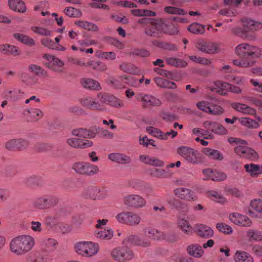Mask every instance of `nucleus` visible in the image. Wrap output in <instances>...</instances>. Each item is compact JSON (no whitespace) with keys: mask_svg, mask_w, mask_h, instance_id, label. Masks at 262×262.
<instances>
[{"mask_svg":"<svg viewBox=\"0 0 262 262\" xmlns=\"http://www.w3.org/2000/svg\"><path fill=\"white\" fill-rule=\"evenodd\" d=\"M35 244L33 237L27 235L13 238L10 243V251L17 255H22L30 251Z\"/></svg>","mask_w":262,"mask_h":262,"instance_id":"f257e3e1","label":"nucleus"},{"mask_svg":"<svg viewBox=\"0 0 262 262\" xmlns=\"http://www.w3.org/2000/svg\"><path fill=\"white\" fill-rule=\"evenodd\" d=\"M177 152L188 164L198 165L203 162L201 154L196 149L186 146H180Z\"/></svg>","mask_w":262,"mask_h":262,"instance_id":"f03ea898","label":"nucleus"},{"mask_svg":"<svg viewBox=\"0 0 262 262\" xmlns=\"http://www.w3.org/2000/svg\"><path fill=\"white\" fill-rule=\"evenodd\" d=\"M75 252L84 257H90L96 255L99 251L98 245L92 242L81 241L74 246Z\"/></svg>","mask_w":262,"mask_h":262,"instance_id":"7ed1b4c3","label":"nucleus"},{"mask_svg":"<svg viewBox=\"0 0 262 262\" xmlns=\"http://www.w3.org/2000/svg\"><path fill=\"white\" fill-rule=\"evenodd\" d=\"M72 169L79 174L93 176L98 174L100 169L98 166L86 162H77L72 166Z\"/></svg>","mask_w":262,"mask_h":262,"instance_id":"20e7f679","label":"nucleus"},{"mask_svg":"<svg viewBox=\"0 0 262 262\" xmlns=\"http://www.w3.org/2000/svg\"><path fill=\"white\" fill-rule=\"evenodd\" d=\"M235 51L237 56L243 57L249 56L252 58H259L261 55V50L260 48L246 43L237 45Z\"/></svg>","mask_w":262,"mask_h":262,"instance_id":"39448f33","label":"nucleus"},{"mask_svg":"<svg viewBox=\"0 0 262 262\" xmlns=\"http://www.w3.org/2000/svg\"><path fill=\"white\" fill-rule=\"evenodd\" d=\"M111 255L115 261L126 262L134 258V253L129 248L122 246L114 249L111 252Z\"/></svg>","mask_w":262,"mask_h":262,"instance_id":"423d86ee","label":"nucleus"},{"mask_svg":"<svg viewBox=\"0 0 262 262\" xmlns=\"http://www.w3.org/2000/svg\"><path fill=\"white\" fill-rule=\"evenodd\" d=\"M82 196L93 200H101L107 198L108 194L104 189L97 187H91L83 191Z\"/></svg>","mask_w":262,"mask_h":262,"instance_id":"0eeeda50","label":"nucleus"},{"mask_svg":"<svg viewBox=\"0 0 262 262\" xmlns=\"http://www.w3.org/2000/svg\"><path fill=\"white\" fill-rule=\"evenodd\" d=\"M165 24L161 19L155 20L145 29V33L150 36L160 37L164 34Z\"/></svg>","mask_w":262,"mask_h":262,"instance_id":"6e6552de","label":"nucleus"},{"mask_svg":"<svg viewBox=\"0 0 262 262\" xmlns=\"http://www.w3.org/2000/svg\"><path fill=\"white\" fill-rule=\"evenodd\" d=\"M122 201L125 205L135 208H143L146 204V201L143 196L136 194L124 196L122 199Z\"/></svg>","mask_w":262,"mask_h":262,"instance_id":"1a4fd4ad","label":"nucleus"},{"mask_svg":"<svg viewBox=\"0 0 262 262\" xmlns=\"http://www.w3.org/2000/svg\"><path fill=\"white\" fill-rule=\"evenodd\" d=\"M29 144L28 140L25 139H11L4 143V147L7 150L15 151L26 149Z\"/></svg>","mask_w":262,"mask_h":262,"instance_id":"9d476101","label":"nucleus"},{"mask_svg":"<svg viewBox=\"0 0 262 262\" xmlns=\"http://www.w3.org/2000/svg\"><path fill=\"white\" fill-rule=\"evenodd\" d=\"M195 47L199 51L208 54H214L220 51L218 43L213 42H205L198 40L195 43Z\"/></svg>","mask_w":262,"mask_h":262,"instance_id":"9b49d317","label":"nucleus"},{"mask_svg":"<svg viewBox=\"0 0 262 262\" xmlns=\"http://www.w3.org/2000/svg\"><path fill=\"white\" fill-rule=\"evenodd\" d=\"M123 242L143 248H148L151 245L149 238L143 235H131L126 237Z\"/></svg>","mask_w":262,"mask_h":262,"instance_id":"f8f14e48","label":"nucleus"},{"mask_svg":"<svg viewBox=\"0 0 262 262\" xmlns=\"http://www.w3.org/2000/svg\"><path fill=\"white\" fill-rule=\"evenodd\" d=\"M248 143L245 145L236 146L235 148V152L243 158L248 159L251 161H255L258 159L257 153L252 148L249 147Z\"/></svg>","mask_w":262,"mask_h":262,"instance_id":"ddd939ff","label":"nucleus"},{"mask_svg":"<svg viewBox=\"0 0 262 262\" xmlns=\"http://www.w3.org/2000/svg\"><path fill=\"white\" fill-rule=\"evenodd\" d=\"M229 220L234 224L243 227H250L253 223L247 216L238 212L231 213L229 215Z\"/></svg>","mask_w":262,"mask_h":262,"instance_id":"4468645a","label":"nucleus"},{"mask_svg":"<svg viewBox=\"0 0 262 262\" xmlns=\"http://www.w3.org/2000/svg\"><path fill=\"white\" fill-rule=\"evenodd\" d=\"M97 98L101 104H107L116 108H121L124 106L122 101L113 95L99 93Z\"/></svg>","mask_w":262,"mask_h":262,"instance_id":"2eb2a0df","label":"nucleus"},{"mask_svg":"<svg viewBox=\"0 0 262 262\" xmlns=\"http://www.w3.org/2000/svg\"><path fill=\"white\" fill-rule=\"evenodd\" d=\"M67 144L71 147L79 149H84L93 146V142L89 140L79 138L71 137L67 140Z\"/></svg>","mask_w":262,"mask_h":262,"instance_id":"dca6fc26","label":"nucleus"},{"mask_svg":"<svg viewBox=\"0 0 262 262\" xmlns=\"http://www.w3.org/2000/svg\"><path fill=\"white\" fill-rule=\"evenodd\" d=\"M203 126L205 129H210L217 135H225L228 133V130L225 127L215 122L206 121L204 122Z\"/></svg>","mask_w":262,"mask_h":262,"instance_id":"f3484780","label":"nucleus"},{"mask_svg":"<svg viewBox=\"0 0 262 262\" xmlns=\"http://www.w3.org/2000/svg\"><path fill=\"white\" fill-rule=\"evenodd\" d=\"M97 130L93 129L77 128L71 131L72 136L83 139H93L96 136Z\"/></svg>","mask_w":262,"mask_h":262,"instance_id":"a211bd4d","label":"nucleus"},{"mask_svg":"<svg viewBox=\"0 0 262 262\" xmlns=\"http://www.w3.org/2000/svg\"><path fill=\"white\" fill-rule=\"evenodd\" d=\"M49 239H48L46 242L44 241L42 242L41 247L43 250L45 251L46 253L47 252V248H48V244L47 242ZM48 258V253L47 254H42V253H37V254H32L31 253L29 254L27 258V262H47Z\"/></svg>","mask_w":262,"mask_h":262,"instance_id":"6ab92c4d","label":"nucleus"},{"mask_svg":"<svg viewBox=\"0 0 262 262\" xmlns=\"http://www.w3.org/2000/svg\"><path fill=\"white\" fill-rule=\"evenodd\" d=\"M231 106L237 112L246 115H255L256 112L255 108L244 103L233 102Z\"/></svg>","mask_w":262,"mask_h":262,"instance_id":"aec40b11","label":"nucleus"},{"mask_svg":"<svg viewBox=\"0 0 262 262\" xmlns=\"http://www.w3.org/2000/svg\"><path fill=\"white\" fill-rule=\"evenodd\" d=\"M230 83L217 81L214 82L213 85L210 87V90L212 92H216L222 95H227L228 92H229Z\"/></svg>","mask_w":262,"mask_h":262,"instance_id":"412c9836","label":"nucleus"},{"mask_svg":"<svg viewBox=\"0 0 262 262\" xmlns=\"http://www.w3.org/2000/svg\"><path fill=\"white\" fill-rule=\"evenodd\" d=\"M143 104L147 106H159L161 104V101L151 95L141 93L139 95Z\"/></svg>","mask_w":262,"mask_h":262,"instance_id":"4be33fe9","label":"nucleus"},{"mask_svg":"<svg viewBox=\"0 0 262 262\" xmlns=\"http://www.w3.org/2000/svg\"><path fill=\"white\" fill-rule=\"evenodd\" d=\"M241 22L245 29L251 31H256L262 29V23L253 19L244 18Z\"/></svg>","mask_w":262,"mask_h":262,"instance_id":"5701e85b","label":"nucleus"},{"mask_svg":"<svg viewBox=\"0 0 262 262\" xmlns=\"http://www.w3.org/2000/svg\"><path fill=\"white\" fill-rule=\"evenodd\" d=\"M80 104L89 109L100 110L102 106L101 103L97 101L95 99L91 97H86L80 100Z\"/></svg>","mask_w":262,"mask_h":262,"instance_id":"b1692460","label":"nucleus"},{"mask_svg":"<svg viewBox=\"0 0 262 262\" xmlns=\"http://www.w3.org/2000/svg\"><path fill=\"white\" fill-rule=\"evenodd\" d=\"M24 114L27 116L28 121L36 122L39 120L43 115V112L35 108L26 110Z\"/></svg>","mask_w":262,"mask_h":262,"instance_id":"393cba45","label":"nucleus"},{"mask_svg":"<svg viewBox=\"0 0 262 262\" xmlns=\"http://www.w3.org/2000/svg\"><path fill=\"white\" fill-rule=\"evenodd\" d=\"M244 211L249 215L254 214L253 211L258 213H262V200L254 199L251 200L249 204V207L244 208Z\"/></svg>","mask_w":262,"mask_h":262,"instance_id":"a878e982","label":"nucleus"},{"mask_svg":"<svg viewBox=\"0 0 262 262\" xmlns=\"http://www.w3.org/2000/svg\"><path fill=\"white\" fill-rule=\"evenodd\" d=\"M108 159L113 162L119 164H129L131 162L129 157L118 152L111 153L108 155Z\"/></svg>","mask_w":262,"mask_h":262,"instance_id":"bb28decb","label":"nucleus"},{"mask_svg":"<svg viewBox=\"0 0 262 262\" xmlns=\"http://www.w3.org/2000/svg\"><path fill=\"white\" fill-rule=\"evenodd\" d=\"M195 230L199 236L205 238L211 237L214 234V231L212 229L204 224L196 225Z\"/></svg>","mask_w":262,"mask_h":262,"instance_id":"cd10ccee","label":"nucleus"},{"mask_svg":"<svg viewBox=\"0 0 262 262\" xmlns=\"http://www.w3.org/2000/svg\"><path fill=\"white\" fill-rule=\"evenodd\" d=\"M95 236L101 241H108L114 236L113 230L109 227L104 229H97L95 232Z\"/></svg>","mask_w":262,"mask_h":262,"instance_id":"c85d7f7f","label":"nucleus"},{"mask_svg":"<svg viewBox=\"0 0 262 262\" xmlns=\"http://www.w3.org/2000/svg\"><path fill=\"white\" fill-rule=\"evenodd\" d=\"M244 168L246 172L252 177H257L262 174V165L251 163L245 164Z\"/></svg>","mask_w":262,"mask_h":262,"instance_id":"c756f323","label":"nucleus"},{"mask_svg":"<svg viewBox=\"0 0 262 262\" xmlns=\"http://www.w3.org/2000/svg\"><path fill=\"white\" fill-rule=\"evenodd\" d=\"M188 254L195 258H200L204 254V251L202 247L198 244H192L187 248Z\"/></svg>","mask_w":262,"mask_h":262,"instance_id":"7c9ffc66","label":"nucleus"},{"mask_svg":"<svg viewBox=\"0 0 262 262\" xmlns=\"http://www.w3.org/2000/svg\"><path fill=\"white\" fill-rule=\"evenodd\" d=\"M81 83L83 87L86 89L100 91L101 86L100 83L96 80L91 78H83L81 80Z\"/></svg>","mask_w":262,"mask_h":262,"instance_id":"2f4dec72","label":"nucleus"},{"mask_svg":"<svg viewBox=\"0 0 262 262\" xmlns=\"http://www.w3.org/2000/svg\"><path fill=\"white\" fill-rule=\"evenodd\" d=\"M178 227L185 233L189 234L192 232V226L188 220L184 216H180L177 221Z\"/></svg>","mask_w":262,"mask_h":262,"instance_id":"473e14b6","label":"nucleus"},{"mask_svg":"<svg viewBox=\"0 0 262 262\" xmlns=\"http://www.w3.org/2000/svg\"><path fill=\"white\" fill-rule=\"evenodd\" d=\"M246 237L250 241L262 242V231L251 228L246 231Z\"/></svg>","mask_w":262,"mask_h":262,"instance_id":"72a5a7b5","label":"nucleus"},{"mask_svg":"<svg viewBox=\"0 0 262 262\" xmlns=\"http://www.w3.org/2000/svg\"><path fill=\"white\" fill-rule=\"evenodd\" d=\"M144 233L145 235H148V238H151L154 240L159 241L164 239V235L156 229L148 228L144 229Z\"/></svg>","mask_w":262,"mask_h":262,"instance_id":"f704fd0d","label":"nucleus"},{"mask_svg":"<svg viewBox=\"0 0 262 262\" xmlns=\"http://www.w3.org/2000/svg\"><path fill=\"white\" fill-rule=\"evenodd\" d=\"M234 259L235 262H253L252 256L243 251H237L235 253Z\"/></svg>","mask_w":262,"mask_h":262,"instance_id":"c9c22d12","label":"nucleus"},{"mask_svg":"<svg viewBox=\"0 0 262 262\" xmlns=\"http://www.w3.org/2000/svg\"><path fill=\"white\" fill-rule=\"evenodd\" d=\"M24 96V92L20 90L7 91L5 92V96L12 101H16L20 100Z\"/></svg>","mask_w":262,"mask_h":262,"instance_id":"e433bc0d","label":"nucleus"},{"mask_svg":"<svg viewBox=\"0 0 262 262\" xmlns=\"http://www.w3.org/2000/svg\"><path fill=\"white\" fill-rule=\"evenodd\" d=\"M155 81L158 86L162 88L175 89L177 88L176 84L174 82L161 77L155 78Z\"/></svg>","mask_w":262,"mask_h":262,"instance_id":"4c0bfd02","label":"nucleus"},{"mask_svg":"<svg viewBox=\"0 0 262 262\" xmlns=\"http://www.w3.org/2000/svg\"><path fill=\"white\" fill-rule=\"evenodd\" d=\"M9 6L11 9L18 12H24L26 10L25 3L20 0H10Z\"/></svg>","mask_w":262,"mask_h":262,"instance_id":"58836bf2","label":"nucleus"},{"mask_svg":"<svg viewBox=\"0 0 262 262\" xmlns=\"http://www.w3.org/2000/svg\"><path fill=\"white\" fill-rule=\"evenodd\" d=\"M203 152L210 159L222 160L224 158L222 154L217 150L209 148H205L203 150Z\"/></svg>","mask_w":262,"mask_h":262,"instance_id":"ea45409f","label":"nucleus"},{"mask_svg":"<svg viewBox=\"0 0 262 262\" xmlns=\"http://www.w3.org/2000/svg\"><path fill=\"white\" fill-rule=\"evenodd\" d=\"M240 123L246 127L250 128H257L259 127V124L254 120L250 118L243 117L238 119Z\"/></svg>","mask_w":262,"mask_h":262,"instance_id":"a19ab883","label":"nucleus"},{"mask_svg":"<svg viewBox=\"0 0 262 262\" xmlns=\"http://www.w3.org/2000/svg\"><path fill=\"white\" fill-rule=\"evenodd\" d=\"M13 36L16 39L29 46L31 47L35 45L34 39L28 36L20 33H15Z\"/></svg>","mask_w":262,"mask_h":262,"instance_id":"79ce46f5","label":"nucleus"},{"mask_svg":"<svg viewBox=\"0 0 262 262\" xmlns=\"http://www.w3.org/2000/svg\"><path fill=\"white\" fill-rule=\"evenodd\" d=\"M233 63L236 66L242 68H248L252 67L255 63V61L250 59L243 58L242 59L233 60Z\"/></svg>","mask_w":262,"mask_h":262,"instance_id":"37998d69","label":"nucleus"},{"mask_svg":"<svg viewBox=\"0 0 262 262\" xmlns=\"http://www.w3.org/2000/svg\"><path fill=\"white\" fill-rule=\"evenodd\" d=\"M96 56L101 59H105L108 61H114L116 59V54L114 52H103L101 51H97L96 52Z\"/></svg>","mask_w":262,"mask_h":262,"instance_id":"c03bdc74","label":"nucleus"},{"mask_svg":"<svg viewBox=\"0 0 262 262\" xmlns=\"http://www.w3.org/2000/svg\"><path fill=\"white\" fill-rule=\"evenodd\" d=\"M188 30L194 34H202L205 32V27L198 23H193L189 26Z\"/></svg>","mask_w":262,"mask_h":262,"instance_id":"a18cd8bd","label":"nucleus"},{"mask_svg":"<svg viewBox=\"0 0 262 262\" xmlns=\"http://www.w3.org/2000/svg\"><path fill=\"white\" fill-rule=\"evenodd\" d=\"M75 24L81 28L85 29L89 31H96L98 30V27L97 26L93 23L88 21L77 20L75 22Z\"/></svg>","mask_w":262,"mask_h":262,"instance_id":"49530a36","label":"nucleus"},{"mask_svg":"<svg viewBox=\"0 0 262 262\" xmlns=\"http://www.w3.org/2000/svg\"><path fill=\"white\" fill-rule=\"evenodd\" d=\"M127 80L125 76H122L117 78H113L110 80V83L116 89H121L124 86V83H126Z\"/></svg>","mask_w":262,"mask_h":262,"instance_id":"de8ad7c7","label":"nucleus"},{"mask_svg":"<svg viewBox=\"0 0 262 262\" xmlns=\"http://www.w3.org/2000/svg\"><path fill=\"white\" fill-rule=\"evenodd\" d=\"M208 130L209 129H200L198 127H196L192 129V133L195 135L203 137L205 139H211L213 137V135Z\"/></svg>","mask_w":262,"mask_h":262,"instance_id":"09e8293b","label":"nucleus"},{"mask_svg":"<svg viewBox=\"0 0 262 262\" xmlns=\"http://www.w3.org/2000/svg\"><path fill=\"white\" fill-rule=\"evenodd\" d=\"M207 195L208 197L217 203L223 204L226 201L225 198L216 191H208Z\"/></svg>","mask_w":262,"mask_h":262,"instance_id":"8fccbe9b","label":"nucleus"},{"mask_svg":"<svg viewBox=\"0 0 262 262\" xmlns=\"http://www.w3.org/2000/svg\"><path fill=\"white\" fill-rule=\"evenodd\" d=\"M141 220V217L138 214L129 212L127 225L137 226L140 224Z\"/></svg>","mask_w":262,"mask_h":262,"instance_id":"3c124183","label":"nucleus"},{"mask_svg":"<svg viewBox=\"0 0 262 262\" xmlns=\"http://www.w3.org/2000/svg\"><path fill=\"white\" fill-rule=\"evenodd\" d=\"M146 130L148 133L156 138L163 140L165 139V137L163 136V133L157 128L149 126L146 128Z\"/></svg>","mask_w":262,"mask_h":262,"instance_id":"603ef678","label":"nucleus"},{"mask_svg":"<svg viewBox=\"0 0 262 262\" xmlns=\"http://www.w3.org/2000/svg\"><path fill=\"white\" fill-rule=\"evenodd\" d=\"M164 11L165 12L171 14L184 15L187 14V13L183 9L172 6L165 7Z\"/></svg>","mask_w":262,"mask_h":262,"instance_id":"864d4df0","label":"nucleus"},{"mask_svg":"<svg viewBox=\"0 0 262 262\" xmlns=\"http://www.w3.org/2000/svg\"><path fill=\"white\" fill-rule=\"evenodd\" d=\"M28 68L31 72L34 73L38 76H45L47 74L46 71L37 65L30 64Z\"/></svg>","mask_w":262,"mask_h":262,"instance_id":"5fc2aeb1","label":"nucleus"},{"mask_svg":"<svg viewBox=\"0 0 262 262\" xmlns=\"http://www.w3.org/2000/svg\"><path fill=\"white\" fill-rule=\"evenodd\" d=\"M88 66L98 71H105L107 69L106 65L100 61H91L88 63Z\"/></svg>","mask_w":262,"mask_h":262,"instance_id":"6e6d98bb","label":"nucleus"},{"mask_svg":"<svg viewBox=\"0 0 262 262\" xmlns=\"http://www.w3.org/2000/svg\"><path fill=\"white\" fill-rule=\"evenodd\" d=\"M216 227L219 231L226 234H230L233 232V229L232 227L225 223H217L216 224Z\"/></svg>","mask_w":262,"mask_h":262,"instance_id":"4d7b16f0","label":"nucleus"},{"mask_svg":"<svg viewBox=\"0 0 262 262\" xmlns=\"http://www.w3.org/2000/svg\"><path fill=\"white\" fill-rule=\"evenodd\" d=\"M21 80L28 85H32L37 83V79L34 77L29 75L27 73H24L20 77Z\"/></svg>","mask_w":262,"mask_h":262,"instance_id":"13d9d810","label":"nucleus"},{"mask_svg":"<svg viewBox=\"0 0 262 262\" xmlns=\"http://www.w3.org/2000/svg\"><path fill=\"white\" fill-rule=\"evenodd\" d=\"M130 55L145 57L149 56L150 53L148 51L145 49H134L131 51Z\"/></svg>","mask_w":262,"mask_h":262,"instance_id":"bf43d9fd","label":"nucleus"},{"mask_svg":"<svg viewBox=\"0 0 262 262\" xmlns=\"http://www.w3.org/2000/svg\"><path fill=\"white\" fill-rule=\"evenodd\" d=\"M165 27L164 28V34L168 35H176L179 32V29L178 27L173 25H168L165 24Z\"/></svg>","mask_w":262,"mask_h":262,"instance_id":"052dcab7","label":"nucleus"},{"mask_svg":"<svg viewBox=\"0 0 262 262\" xmlns=\"http://www.w3.org/2000/svg\"><path fill=\"white\" fill-rule=\"evenodd\" d=\"M48 204V197H41L37 199L35 203L36 207L40 209L46 208Z\"/></svg>","mask_w":262,"mask_h":262,"instance_id":"680f3d73","label":"nucleus"},{"mask_svg":"<svg viewBox=\"0 0 262 262\" xmlns=\"http://www.w3.org/2000/svg\"><path fill=\"white\" fill-rule=\"evenodd\" d=\"M49 147L48 142H45L43 141H40L38 142L35 146V150L39 152H43L46 151Z\"/></svg>","mask_w":262,"mask_h":262,"instance_id":"e2e57ef3","label":"nucleus"},{"mask_svg":"<svg viewBox=\"0 0 262 262\" xmlns=\"http://www.w3.org/2000/svg\"><path fill=\"white\" fill-rule=\"evenodd\" d=\"M129 212H121L116 216L117 221L122 224H127L128 216Z\"/></svg>","mask_w":262,"mask_h":262,"instance_id":"0e129e2a","label":"nucleus"},{"mask_svg":"<svg viewBox=\"0 0 262 262\" xmlns=\"http://www.w3.org/2000/svg\"><path fill=\"white\" fill-rule=\"evenodd\" d=\"M94 130H97V133H100V135L104 138L107 139H112L113 138V134L107 129H104L99 127H96L94 128Z\"/></svg>","mask_w":262,"mask_h":262,"instance_id":"69168bd1","label":"nucleus"},{"mask_svg":"<svg viewBox=\"0 0 262 262\" xmlns=\"http://www.w3.org/2000/svg\"><path fill=\"white\" fill-rule=\"evenodd\" d=\"M226 178L227 175L225 173L222 171L213 170V174L212 181H222L225 180Z\"/></svg>","mask_w":262,"mask_h":262,"instance_id":"338daca9","label":"nucleus"},{"mask_svg":"<svg viewBox=\"0 0 262 262\" xmlns=\"http://www.w3.org/2000/svg\"><path fill=\"white\" fill-rule=\"evenodd\" d=\"M210 103L208 101H202L198 102L196 105L201 111L208 113L210 111Z\"/></svg>","mask_w":262,"mask_h":262,"instance_id":"774afa93","label":"nucleus"}]
</instances>
